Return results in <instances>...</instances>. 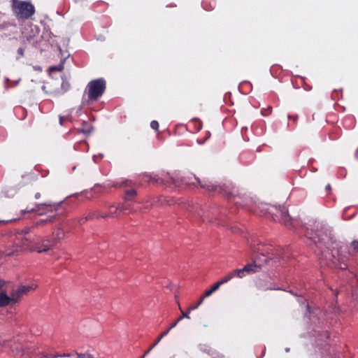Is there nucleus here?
Segmentation results:
<instances>
[{"instance_id": "nucleus-23", "label": "nucleus", "mask_w": 358, "mask_h": 358, "mask_svg": "<svg viewBox=\"0 0 358 358\" xmlns=\"http://www.w3.org/2000/svg\"><path fill=\"white\" fill-rule=\"evenodd\" d=\"M10 282H6L2 279H0V294L1 292H7L10 287Z\"/></svg>"}, {"instance_id": "nucleus-4", "label": "nucleus", "mask_w": 358, "mask_h": 358, "mask_svg": "<svg viewBox=\"0 0 358 358\" xmlns=\"http://www.w3.org/2000/svg\"><path fill=\"white\" fill-rule=\"evenodd\" d=\"M11 9L15 16L19 20H26L31 18L35 13L34 6L29 1L11 0Z\"/></svg>"}, {"instance_id": "nucleus-32", "label": "nucleus", "mask_w": 358, "mask_h": 358, "mask_svg": "<svg viewBox=\"0 0 358 358\" xmlns=\"http://www.w3.org/2000/svg\"><path fill=\"white\" fill-rule=\"evenodd\" d=\"M150 127L152 129H153L155 131H157L159 129V123L156 120H152L150 122Z\"/></svg>"}, {"instance_id": "nucleus-27", "label": "nucleus", "mask_w": 358, "mask_h": 358, "mask_svg": "<svg viewBox=\"0 0 358 358\" xmlns=\"http://www.w3.org/2000/svg\"><path fill=\"white\" fill-rule=\"evenodd\" d=\"M203 299L201 297L199 301L196 303V304L191 306L188 308V312H190L191 310H196V308H198V307L203 303Z\"/></svg>"}, {"instance_id": "nucleus-51", "label": "nucleus", "mask_w": 358, "mask_h": 358, "mask_svg": "<svg viewBox=\"0 0 358 358\" xmlns=\"http://www.w3.org/2000/svg\"><path fill=\"white\" fill-rule=\"evenodd\" d=\"M171 358H175V357H174V356H173V357H171Z\"/></svg>"}, {"instance_id": "nucleus-26", "label": "nucleus", "mask_w": 358, "mask_h": 358, "mask_svg": "<svg viewBox=\"0 0 358 358\" xmlns=\"http://www.w3.org/2000/svg\"><path fill=\"white\" fill-rule=\"evenodd\" d=\"M169 329H166V331L162 332L160 334V336L157 338L155 342L152 344V347H155L160 342V341L162 339V338H164L169 334Z\"/></svg>"}, {"instance_id": "nucleus-17", "label": "nucleus", "mask_w": 358, "mask_h": 358, "mask_svg": "<svg viewBox=\"0 0 358 358\" xmlns=\"http://www.w3.org/2000/svg\"><path fill=\"white\" fill-rule=\"evenodd\" d=\"M9 304H15L13 302V296L7 294V292L0 294V307H5Z\"/></svg>"}, {"instance_id": "nucleus-40", "label": "nucleus", "mask_w": 358, "mask_h": 358, "mask_svg": "<svg viewBox=\"0 0 358 358\" xmlns=\"http://www.w3.org/2000/svg\"><path fill=\"white\" fill-rule=\"evenodd\" d=\"M8 23L0 24V30L5 29L6 27H8Z\"/></svg>"}, {"instance_id": "nucleus-19", "label": "nucleus", "mask_w": 358, "mask_h": 358, "mask_svg": "<svg viewBox=\"0 0 358 358\" xmlns=\"http://www.w3.org/2000/svg\"><path fill=\"white\" fill-rule=\"evenodd\" d=\"M234 278H238V275L236 274V272L234 270L231 271V272L226 274L224 276H223L218 282L220 283L221 285L228 282L231 280H232Z\"/></svg>"}, {"instance_id": "nucleus-46", "label": "nucleus", "mask_w": 358, "mask_h": 358, "mask_svg": "<svg viewBox=\"0 0 358 358\" xmlns=\"http://www.w3.org/2000/svg\"><path fill=\"white\" fill-rule=\"evenodd\" d=\"M326 189H327V191L331 190V185H330L329 184H328V185L326 186Z\"/></svg>"}, {"instance_id": "nucleus-29", "label": "nucleus", "mask_w": 358, "mask_h": 358, "mask_svg": "<svg viewBox=\"0 0 358 358\" xmlns=\"http://www.w3.org/2000/svg\"><path fill=\"white\" fill-rule=\"evenodd\" d=\"M101 213H89V215L87 217H88V220L96 219V218H101V217L99 216V214H101Z\"/></svg>"}, {"instance_id": "nucleus-12", "label": "nucleus", "mask_w": 358, "mask_h": 358, "mask_svg": "<svg viewBox=\"0 0 358 358\" xmlns=\"http://www.w3.org/2000/svg\"><path fill=\"white\" fill-rule=\"evenodd\" d=\"M261 264L257 263V260H255L252 264H248L243 268L235 269L238 278H242L247 275L255 273L261 268Z\"/></svg>"}, {"instance_id": "nucleus-30", "label": "nucleus", "mask_w": 358, "mask_h": 358, "mask_svg": "<svg viewBox=\"0 0 358 358\" xmlns=\"http://www.w3.org/2000/svg\"><path fill=\"white\" fill-rule=\"evenodd\" d=\"M271 111H272V108L271 107H268L267 108L262 109L261 113H262V115L268 116V115H269L271 113Z\"/></svg>"}, {"instance_id": "nucleus-34", "label": "nucleus", "mask_w": 358, "mask_h": 358, "mask_svg": "<svg viewBox=\"0 0 358 358\" xmlns=\"http://www.w3.org/2000/svg\"><path fill=\"white\" fill-rule=\"evenodd\" d=\"M351 248L354 250L355 252H358V241H353L351 243Z\"/></svg>"}, {"instance_id": "nucleus-5", "label": "nucleus", "mask_w": 358, "mask_h": 358, "mask_svg": "<svg viewBox=\"0 0 358 358\" xmlns=\"http://www.w3.org/2000/svg\"><path fill=\"white\" fill-rule=\"evenodd\" d=\"M106 89V83L103 78H98L90 81L85 92L87 95V102L96 101L102 96Z\"/></svg>"}, {"instance_id": "nucleus-41", "label": "nucleus", "mask_w": 358, "mask_h": 358, "mask_svg": "<svg viewBox=\"0 0 358 358\" xmlns=\"http://www.w3.org/2000/svg\"><path fill=\"white\" fill-rule=\"evenodd\" d=\"M155 347H152V345L150 346V348L145 352V354L143 356V358H144L147 355L150 353V352Z\"/></svg>"}, {"instance_id": "nucleus-16", "label": "nucleus", "mask_w": 358, "mask_h": 358, "mask_svg": "<svg viewBox=\"0 0 358 358\" xmlns=\"http://www.w3.org/2000/svg\"><path fill=\"white\" fill-rule=\"evenodd\" d=\"M108 208L110 211L108 213H101L99 214V216L101 217V218L115 217L121 213V212H120V209H118L117 206H115L113 204L108 205Z\"/></svg>"}, {"instance_id": "nucleus-48", "label": "nucleus", "mask_w": 358, "mask_h": 358, "mask_svg": "<svg viewBox=\"0 0 358 358\" xmlns=\"http://www.w3.org/2000/svg\"><path fill=\"white\" fill-rule=\"evenodd\" d=\"M159 200L162 202V201H165V199L163 196H161Z\"/></svg>"}, {"instance_id": "nucleus-39", "label": "nucleus", "mask_w": 358, "mask_h": 358, "mask_svg": "<svg viewBox=\"0 0 358 358\" xmlns=\"http://www.w3.org/2000/svg\"><path fill=\"white\" fill-rule=\"evenodd\" d=\"M68 119L67 117H64V116H59V124L61 125H63L64 124V122L65 120H66Z\"/></svg>"}, {"instance_id": "nucleus-31", "label": "nucleus", "mask_w": 358, "mask_h": 358, "mask_svg": "<svg viewBox=\"0 0 358 358\" xmlns=\"http://www.w3.org/2000/svg\"><path fill=\"white\" fill-rule=\"evenodd\" d=\"M193 122L195 124V126L197 129L198 131H200L202 128V122L199 119H194L193 120Z\"/></svg>"}, {"instance_id": "nucleus-47", "label": "nucleus", "mask_w": 358, "mask_h": 358, "mask_svg": "<svg viewBox=\"0 0 358 358\" xmlns=\"http://www.w3.org/2000/svg\"><path fill=\"white\" fill-rule=\"evenodd\" d=\"M40 196H41V194H40V193H36V194H35V198H36V199H39V198H40Z\"/></svg>"}, {"instance_id": "nucleus-3", "label": "nucleus", "mask_w": 358, "mask_h": 358, "mask_svg": "<svg viewBox=\"0 0 358 358\" xmlns=\"http://www.w3.org/2000/svg\"><path fill=\"white\" fill-rule=\"evenodd\" d=\"M31 230L28 227L18 232L13 239L15 249L13 251L6 250V255L10 256L22 250L35 251L34 248L36 246L39 237L32 235Z\"/></svg>"}, {"instance_id": "nucleus-22", "label": "nucleus", "mask_w": 358, "mask_h": 358, "mask_svg": "<svg viewBox=\"0 0 358 358\" xmlns=\"http://www.w3.org/2000/svg\"><path fill=\"white\" fill-rule=\"evenodd\" d=\"M136 194H137L136 191L134 187L126 189L125 192H124L125 201L131 200L133 198H134L136 196Z\"/></svg>"}, {"instance_id": "nucleus-50", "label": "nucleus", "mask_w": 358, "mask_h": 358, "mask_svg": "<svg viewBox=\"0 0 358 358\" xmlns=\"http://www.w3.org/2000/svg\"><path fill=\"white\" fill-rule=\"evenodd\" d=\"M352 294H357L355 290H353Z\"/></svg>"}, {"instance_id": "nucleus-37", "label": "nucleus", "mask_w": 358, "mask_h": 358, "mask_svg": "<svg viewBox=\"0 0 358 358\" xmlns=\"http://www.w3.org/2000/svg\"><path fill=\"white\" fill-rule=\"evenodd\" d=\"M88 220V217H83L78 219V222L80 224H83Z\"/></svg>"}, {"instance_id": "nucleus-21", "label": "nucleus", "mask_w": 358, "mask_h": 358, "mask_svg": "<svg viewBox=\"0 0 358 358\" xmlns=\"http://www.w3.org/2000/svg\"><path fill=\"white\" fill-rule=\"evenodd\" d=\"M39 355H41V356L44 358H58V357H69L71 356V354L68 353H64V354H59V353H55V354H48V353H38Z\"/></svg>"}, {"instance_id": "nucleus-36", "label": "nucleus", "mask_w": 358, "mask_h": 358, "mask_svg": "<svg viewBox=\"0 0 358 358\" xmlns=\"http://www.w3.org/2000/svg\"><path fill=\"white\" fill-rule=\"evenodd\" d=\"M221 286L220 283L217 281V282H215L210 288V289L215 292V291H217L220 287Z\"/></svg>"}, {"instance_id": "nucleus-11", "label": "nucleus", "mask_w": 358, "mask_h": 358, "mask_svg": "<svg viewBox=\"0 0 358 358\" xmlns=\"http://www.w3.org/2000/svg\"><path fill=\"white\" fill-rule=\"evenodd\" d=\"M59 234H57V237H54L52 239L43 238L38 240L36 246L34 248L36 252L38 253L47 252L51 250L57 243L58 239H60Z\"/></svg>"}, {"instance_id": "nucleus-25", "label": "nucleus", "mask_w": 358, "mask_h": 358, "mask_svg": "<svg viewBox=\"0 0 358 358\" xmlns=\"http://www.w3.org/2000/svg\"><path fill=\"white\" fill-rule=\"evenodd\" d=\"M117 206L118 209H120V212L121 213L130 209V206L127 203V201L123 203H119Z\"/></svg>"}, {"instance_id": "nucleus-9", "label": "nucleus", "mask_w": 358, "mask_h": 358, "mask_svg": "<svg viewBox=\"0 0 358 358\" xmlns=\"http://www.w3.org/2000/svg\"><path fill=\"white\" fill-rule=\"evenodd\" d=\"M142 179L145 182L156 185H163L165 186H171L172 184L177 185L176 179L171 177L169 174L164 175L163 177H159L157 175L145 173L142 176Z\"/></svg>"}, {"instance_id": "nucleus-49", "label": "nucleus", "mask_w": 358, "mask_h": 358, "mask_svg": "<svg viewBox=\"0 0 358 358\" xmlns=\"http://www.w3.org/2000/svg\"><path fill=\"white\" fill-rule=\"evenodd\" d=\"M180 320H178V318L174 321V322L178 324V323L180 322Z\"/></svg>"}, {"instance_id": "nucleus-2", "label": "nucleus", "mask_w": 358, "mask_h": 358, "mask_svg": "<svg viewBox=\"0 0 358 358\" xmlns=\"http://www.w3.org/2000/svg\"><path fill=\"white\" fill-rule=\"evenodd\" d=\"M4 348L8 349L9 353L16 358H21L24 355L31 357L37 355L35 345L19 336L14 337L12 340L6 341Z\"/></svg>"}, {"instance_id": "nucleus-45", "label": "nucleus", "mask_w": 358, "mask_h": 358, "mask_svg": "<svg viewBox=\"0 0 358 358\" xmlns=\"http://www.w3.org/2000/svg\"><path fill=\"white\" fill-rule=\"evenodd\" d=\"M176 325H177V324L173 322L171 324V326L169 327V328L168 329H169V331H170L171 329L174 328Z\"/></svg>"}, {"instance_id": "nucleus-14", "label": "nucleus", "mask_w": 358, "mask_h": 358, "mask_svg": "<svg viewBox=\"0 0 358 358\" xmlns=\"http://www.w3.org/2000/svg\"><path fill=\"white\" fill-rule=\"evenodd\" d=\"M60 215H61L60 212L56 213L53 215L49 216L48 217H47L45 219H41V220L34 222L29 228L33 229L35 227H38L41 225H44L48 223L55 222L56 220H59Z\"/></svg>"}, {"instance_id": "nucleus-44", "label": "nucleus", "mask_w": 358, "mask_h": 358, "mask_svg": "<svg viewBox=\"0 0 358 358\" xmlns=\"http://www.w3.org/2000/svg\"><path fill=\"white\" fill-rule=\"evenodd\" d=\"M340 268L341 269H345L347 268V264L345 263H341Z\"/></svg>"}, {"instance_id": "nucleus-42", "label": "nucleus", "mask_w": 358, "mask_h": 358, "mask_svg": "<svg viewBox=\"0 0 358 358\" xmlns=\"http://www.w3.org/2000/svg\"><path fill=\"white\" fill-rule=\"evenodd\" d=\"M155 347H152V345L150 346V348L145 352V354L143 356V358H144L147 355L150 353V352Z\"/></svg>"}, {"instance_id": "nucleus-1", "label": "nucleus", "mask_w": 358, "mask_h": 358, "mask_svg": "<svg viewBox=\"0 0 358 358\" xmlns=\"http://www.w3.org/2000/svg\"><path fill=\"white\" fill-rule=\"evenodd\" d=\"M182 182L187 185H199L201 188L206 189L208 192H218L226 195L227 199L232 201L236 205H241V203L238 201H236L238 194L237 190L235 187H229L225 185H216L211 183V182L208 180H200L192 173L187 176H184L182 179Z\"/></svg>"}, {"instance_id": "nucleus-20", "label": "nucleus", "mask_w": 358, "mask_h": 358, "mask_svg": "<svg viewBox=\"0 0 358 358\" xmlns=\"http://www.w3.org/2000/svg\"><path fill=\"white\" fill-rule=\"evenodd\" d=\"M92 131V125L86 121H84L83 122L81 128L79 129V131L80 133L84 134L86 136L90 135L91 134Z\"/></svg>"}, {"instance_id": "nucleus-52", "label": "nucleus", "mask_w": 358, "mask_h": 358, "mask_svg": "<svg viewBox=\"0 0 358 358\" xmlns=\"http://www.w3.org/2000/svg\"><path fill=\"white\" fill-rule=\"evenodd\" d=\"M357 286H358V281H357Z\"/></svg>"}, {"instance_id": "nucleus-18", "label": "nucleus", "mask_w": 358, "mask_h": 358, "mask_svg": "<svg viewBox=\"0 0 358 358\" xmlns=\"http://www.w3.org/2000/svg\"><path fill=\"white\" fill-rule=\"evenodd\" d=\"M135 185V183L129 179H124L121 180L120 182H117L115 184L113 185L115 187H120V188H132Z\"/></svg>"}, {"instance_id": "nucleus-13", "label": "nucleus", "mask_w": 358, "mask_h": 358, "mask_svg": "<svg viewBox=\"0 0 358 358\" xmlns=\"http://www.w3.org/2000/svg\"><path fill=\"white\" fill-rule=\"evenodd\" d=\"M201 350V353L199 358H223L220 353L208 346L203 345Z\"/></svg>"}, {"instance_id": "nucleus-33", "label": "nucleus", "mask_w": 358, "mask_h": 358, "mask_svg": "<svg viewBox=\"0 0 358 358\" xmlns=\"http://www.w3.org/2000/svg\"><path fill=\"white\" fill-rule=\"evenodd\" d=\"M77 358H94L90 354L76 353Z\"/></svg>"}, {"instance_id": "nucleus-15", "label": "nucleus", "mask_w": 358, "mask_h": 358, "mask_svg": "<svg viewBox=\"0 0 358 358\" xmlns=\"http://www.w3.org/2000/svg\"><path fill=\"white\" fill-rule=\"evenodd\" d=\"M271 249L270 248H266L264 245H260L257 248V252L261 255L265 257L264 262L266 263L268 260H271L273 259V253H270Z\"/></svg>"}, {"instance_id": "nucleus-24", "label": "nucleus", "mask_w": 358, "mask_h": 358, "mask_svg": "<svg viewBox=\"0 0 358 358\" xmlns=\"http://www.w3.org/2000/svg\"><path fill=\"white\" fill-rule=\"evenodd\" d=\"M64 69V64L63 62H61L57 66H50L49 70L50 71H62Z\"/></svg>"}, {"instance_id": "nucleus-7", "label": "nucleus", "mask_w": 358, "mask_h": 358, "mask_svg": "<svg viewBox=\"0 0 358 358\" xmlns=\"http://www.w3.org/2000/svg\"><path fill=\"white\" fill-rule=\"evenodd\" d=\"M274 221L280 222L287 227H292V220L288 214V210L285 206L272 207L269 212Z\"/></svg>"}, {"instance_id": "nucleus-8", "label": "nucleus", "mask_w": 358, "mask_h": 358, "mask_svg": "<svg viewBox=\"0 0 358 358\" xmlns=\"http://www.w3.org/2000/svg\"><path fill=\"white\" fill-rule=\"evenodd\" d=\"M310 238L313 241L316 247L322 250L323 246H326L329 241L331 240V231L330 229L321 227L317 229L314 236H310Z\"/></svg>"}, {"instance_id": "nucleus-43", "label": "nucleus", "mask_w": 358, "mask_h": 358, "mask_svg": "<svg viewBox=\"0 0 358 358\" xmlns=\"http://www.w3.org/2000/svg\"><path fill=\"white\" fill-rule=\"evenodd\" d=\"M288 118L289 120L292 119V120H293V121L296 122L297 120L298 117H297V115H288Z\"/></svg>"}, {"instance_id": "nucleus-28", "label": "nucleus", "mask_w": 358, "mask_h": 358, "mask_svg": "<svg viewBox=\"0 0 358 358\" xmlns=\"http://www.w3.org/2000/svg\"><path fill=\"white\" fill-rule=\"evenodd\" d=\"M179 308H180V310L181 311V315L178 317V320L181 321L183 318H187V319H189L190 318V317L189 315V313L190 312H188V311L187 312H184L182 310V308H180V306H179Z\"/></svg>"}, {"instance_id": "nucleus-38", "label": "nucleus", "mask_w": 358, "mask_h": 358, "mask_svg": "<svg viewBox=\"0 0 358 358\" xmlns=\"http://www.w3.org/2000/svg\"><path fill=\"white\" fill-rule=\"evenodd\" d=\"M17 54L20 56V57H24V49L22 47L19 48L17 49Z\"/></svg>"}, {"instance_id": "nucleus-6", "label": "nucleus", "mask_w": 358, "mask_h": 358, "mask_svg": "<svg viewBox=\"0 0 358 358\" xmlns=\"http://www.w3.org/2000/svg\"><path fill=\"white\" fill-rule=\"evenodd\" d=\"M53 210H55L56 213L60 212V215H63L64 212V210L62 208L60 204L44 203L37 204L34 208L27 207L22 210V213H35L37 215H42L48 212H52Z\"/></svg>"}, {"instance_id": "nucleus-35", "label": "nucleus", "mask_w": 358, "mask_h": 358, "mask_svg": "<svg viewBox=\"0 0 358 358\" xmlns=\"http://www.w3.org/2000/svg\"><path fill=\"white\" fill-rule=\"evenodd\" d=\"M213 293V292L210 289L206 290L201 298L204 300L205 298L210 296Z\"/></svg>"}, {"instance_id": "nucleus-10", "label": "nucleus", "mask_w": 358, "mask_h": 358, "mask_svg": "<svg viewBox=\"0 0 358 358\" xmlns=\"http://www.w3.org/2000/svg\"><path fill=\"white\" fill-rule=\"evenodd\" d=\"M37 287L34 284L31 285H20L15 289H13L10 294L13 296V302L17 303L20 302L24 296L27 295L29 292L34 291Z\"/></svg>"}]
</instances>
